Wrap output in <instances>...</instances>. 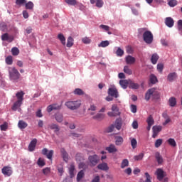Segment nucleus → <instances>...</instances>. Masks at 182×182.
I'll return each instance as SVG.
<instances>
[{"label": "nucleus", "instance_id": "58836bf2", "mask_svg": "<svg viewBox=\"0 0 182 182\" xmlns=\"http://www.w3.org/2000/svg\"><path fill=\"white\" fill-rule=\"evenodd\" d=\"M73 38L72 36L68 37V41H67V48H72L73 46Z\"/></svg>", "mask_w": 182, "mask_h": 182}, {"label": "nucleus", "instance_id": "f8f14e48", "mask_svg": "<svg viewBox=\"0 0 182 182\" xmlns=\"http://www.w3.org/2000/svg\"><path fill=\"white\" fill-rule=\"evenodd\" d=\"M38 143V139H33L30 142L28 145V151H35V149H36V144Z\"/></svg>", "mask_w": 182, "mask_h": 182}, {"label": "nucleus", "instance_id": "e2e57ef3", "mask_svg": "<svg viewBox=\"0 0 182 182\" xmlns=\"http://www.w3.org/2000/svg\"><path fill=\"white\" fill-rule=\"evenodd\" d=\"M103 0H97L96 6L97 8H102L103 6Z\"/></svg>", "mask_w": 182, "mask_h": 182}, {"label": "nucleus", "instance_id": "2eb2a0df", "mask_svg": "<svg viewBox=\"0 0 182 182\" xmlns=\"http://www.w3.org/2000/svg\"><path fill=\"white\" fill-rule=\"evenodd\" d=\"M1 41H6L7 42H12L14 41L13 36H9L8 33H6L1 36Z\"/></svg>", "mask_w": 182, "mask_h": 182}, {"label": "nucleus", "instance_id": "a18cd8bd", "mask_svg": "<svg viewBox=\"0 0 182 182\" xmlns=\"http://www.w3.org/2000/svg\"><path fill=\"white\" fill-rule=\"evenodd\" d=\"M74 95H77L78 96H82L85 95V92L82 90L80 88H77L74 90Z\"/></svg>", "mask_w": 182, "mask_h": 182}, {"label": "nucleus", "instance_id": "c03bdc74", "mask_svg": "<svg viewBox=\"0 0 182 182\" xmlns=\"http://www.w3.org/2000/svg\"><path fill=\"white\" fill-rule=\"evenodd\" d=\"M50 129H51V130H54L55 133H57V132H59L60 129H59V126H58L57 124H52L50 125H49Z\"/></svg>", "mask_w": 182, "mask_h": 182}, {"label": "nucleus", "instance_id": "13d9d810", "mask_svg": "<svg viewBox=\"0 0 182 182\" xmlns=\"http://www.w3.org/2000/svg\"><path fill=\"white\" fill-rule=\"evenodd\" d=\"M26 4V0H16V4L18 6H22V5H25Z\"/></svg>", "mask_w": 182, "mask_h": 182}, {"label": "nucleus", "instance_id": "c756f323", "mask_svg": "<svg viewBox=\"0 0 182 182\" xmlns=\"http://www.w3.org/2000/svg\"><path fill=\"white\" fill-rule=\"evenodd\" d=\"M58 39H59V41H60L62 45H63L65 46V45H66V38H65V36H63V34L60 33L58 35Z\"/></svg>", "mask_w": 182, "mask_h": 182}, {"label": "nucleus", "instance_id": "338daca9", "mask_svg": "<svg viewBox=\"0 0 182 182\" xmlns=\"http://www.w3.org/2000/svg\"><path fill=\"white\" fill-rule=\"evenodd\" d=\"M145 177H146L145 182H151V176H150V174H149V173L147 172L145 173Z\"/></svg>", "mask_w": 182, "mask_h": 182}, {"label": "nucleus", "instance_id": "f3484780", "mask_svg": "<svg viewBox=\"0 0 182 182\" xmlns=\"http://www.w3.org/2000/svg\"><path fill=\"white\" fill-rule=\"evenodd\" d=\"M60 153L64 161H65V163H68V160H69V154H68L66 150H65L64 148H61Z\"/></svg>", "mask_w": 182, "mask_h": 182}, {"label": "nucleus", "instance_id": "aec40b11", "mask_svg": "<svg viewBox=\"0 0 182 182\" xmlns=\"http://www.w3.org/2000/svg\"><path fill=\"white\" fill-rule=\"evenodd\" d=\"M177 79V73H171L167 76L168 82H174Z\"/></svg>", "mask_w": 182, "mask_h": 182}, {"label": "nucleus", "instance_id": "2f4dec72", "mask_svg": "<svg viewBox=\"0 0 182 182\" xmlns=\"http://www.w3.org/2000/svg\"><path fill=\"white\" fill-rule=\"evenodd\" d=\"M159 55L156 53L153 54L151 58V63H153V65H156V63H157V60H159Z\"/></svg>", "mask_w": 182, "mask_h": 182}, {"label": "nucleus", "instance_id": "f704fd0d", "mask_svg": "<svg viewBox=\"0 0 182 182\" xmlns=\"http://www.w3.org/2000/svg\"><path fill=\"white\" fill-rule=\"evenodd\" d=\"M140 87V85L138 83L133 82L131 80H129V88L130 89H139Z\"/></svg>", "mask_w": 182, "mask_h": 182}, {"label": "nucleus", "instance_id": "49530a36", "mask_svg": "<svg viewBox=\"0 0 182 182\" xmlns=\"http://www.w3.org/2000/svg\"><path fill=\"white\" fill-rule=\"evenodd\" d=\"M11 53L13 56H18L19 55V49L16 47L11 48Z\"/></svg>", "mask_w": 182, "mask_h": 182}, {"label": "nucleus", "instance_id": "864d4df0", "mask_svg": "<svg viewBox=\"0 0 182 182\" xmlns=\"http://www.w3.org/2000/svg\"><path fill=\"white\" fill-rule=\"evenodd\" d=\"M164 69V65L163 63L157 64V70L159 72V73H163Z\"/></svg>", "mask_w": 182, "mask_h": 182}, {"label": "nucleus", "instance_id": "4c0bfd02", "mask_svg": "<svg viewBox=\"0 0 182 182\" xmlns=\"http://www.w3.org/2000/svg\"><path fill=\"white\" fill-rule=\"evenodd\" d=\"M110 45V43L109 41H102L100 44H98L99 48H107V46H109Z\"/></svg>", "mask_w": 182, "mask_h": 182}, {"label": "nucleus", "instance_id": "0e129e2a", "mask_svg": "<svg viewBox=\"0 0 182 182\" xmlns=\"http://www.w3.org/2000/svg\"><path fill=\"white\" fill-rule=\"evenodd\" d=\"M57 170L60 176H63V166L60 165V166H58Z\"/></svg>", "mask_w": 182, "mask_h": 182}, {"label": "nucleus", "instance_id": "7ed1b4c3", "mask_svg": "<svg viewBox=\"0 0 182 182\" xmlns=\"http://www.w3.org/2000/svg\"><path fill=\"white\" fill-rule=\"evenodd\" d=\"M88 161L90 167H95L100 161V157L97 154L90 155L88 156Z\"/></svg>", "mask_w": 182, "mask_h": 182}, {"label": "nucleus", "instance_id": "a19ab883", "mask_svg": "<svg viewBox=\"0 0 182 182\" xmlns=\"http://www.w3.org/2000/svg\"><path fill=\"white\" fill-rule=\"evenodd\" d=\"M75 160L77 161H82L85 160V157L83 156V154H82L80 153H77L75 156Z\"/></svg>", "mask_w": 182, "mask_h": 182}, {"label": "nucleus", "instance_id": "4d7b16f0", "mask_svg": "<svg viewBox=\"0 0 182 182\" xmlns=\"http://www.w3.org/2000/svg\"><path fill=\"white\" fill-rule=\"evenodd\" d=\"M161 144H163V139H159L156 140L155 147L159 148V147H160V146H161Z\"/></svg>", "mask_w": 182, "mask_h": 182}, {"label": "nucleus", "instance_id": "b1692460", "mask_svg": "<svg viewBox=\"0 0 182 182\" xmlns=\"http://www.w3.org/2000/svg\"><path fill=\"white\" fill-rule=\"evenodd\" d=\"M16 96L17 97V100L20 102H23V96H25V92H23V91L18 92L16 94Z\"/></svg>", "mask_w": 182, "mask_h": 182}, {"label": "nucleus", "instance_id": "0eeeda50", "mask_svg": "<svg viewBox=\"0 0 182 182\" xmlns=\"http://www.w3.org/2000/svg\"><path fill=\"white\" fill-rule=\"evenodd\" d=\"M43 156H46L48 160H52V157H53V150L48 151V149L43 148L41 151Z\"/></svg>", "mask_w": 182, "mask_h": 182}, {"label": "nucleus", "instance_id": "c85d7f7f", "mask_svg": "<svg viewBox=\"0 0 182 182\" xmlns=\"http://www.w3.org/2000/svg\"><path fill=\"white\" fill-rule=\"evenodd\" d=\"M149 80L152 85H156V83H157V82H159V80H157V77H156V75H154V74H151L150 75Z\"/></svg>", "mask_w": 182, "mask_h": 182}, {"label": "nucleus", "instance_id": "ddd939ff", "mask_svg": "<svg viewBox=\"0 0 182 182\" xmlns=\"http://www.w3.org/2000/svg\"><path fill=\"white\" fill-rule=\"evenodd\" d=\"M165 25H166L168 28H173L174 26V20L171 17L166 18Z\"/></svg>", "mask_w": 182, "mask_h": 182}, {"label": "nucleus", "instance_id": "5701e85b", "mask_svg": "<svg viewBox=\"0 0 182 182\" xmlns=\"http://www.w3.org/2000/svg\"><path fill=\"white\" fill-rule=\"evenodd\" d=\"M155 158L158 164H163V161H164L163 156L160 154L159 152L155 153Z\"/></svg>", "mask_w": 182, "mask_h": 182}, {"label": "nucleus", "instance_id": "dca6fc26", "mask_svg": "<svg viewBox=\"0 0 182 182\" xmlns=\"http://www.w3.org/2000/svg\"><path fill=\"white\" fill-rule=\"evenodd\" d=\"M127 65H134L136 63V58L132 55H128L125 58Z\"/></svg>", "mask_w": 182, "mask_h": 182}, {"label": "nucleus", "instance_id": "f257e3e1", "mask_svg": "<svg viewBox=\"0 0 182 182\" xmlns=\"http://www.w3.org/2000/svg\"><path fill=\"white\" fill-rule=\"evenodd\" d=\"M9 76L10 80H18L21 77V73L15 67H9Z\"/></svg>", "mask_w": 182, "mask_h": 182}, {"label": "nucleus", "instance_id": "20e7f679", "mask_svg": "<svg viewBox=\"0 0 182 182\" xmlns=\"http://www.w3.org/2000/svg\"><path fill=\"white\" fill-rule=\"evenodd\" d=\"M143 39L148 45L153 43V33L151 31H145L143 34Z\"/></svg>", "mask_w": 182, "mask_h": 182}, {"label": "nucleus", "instance_id": "09e8293b", "mask_svg": "<svg viewBox=\"0 0 182 182\" xmlns=\"http://www.w3.org/2000/svg\"><path fill=\"white\" fill-rule=\"evenodd\" d=\"M144 157V154L141 153L139 155L134 156V159L136 160V161H139L140 160H143Z\"/></svg>", "mask_w": 182, "mask_h": 182}, {"label": "nucleus", "instance_id": "a211bd4d", "mask_svg": "<svg viewBox=\"0 0 182 182\" xmlns=\"http://www.w3.org/2000/svg\"><path fill=\"white\" fill-rule=\"evenodd\" d=\"M156 176L158 180H159V181H161V180L164 178V171H163V169L161 168H158L156 170Z\"/></svg>", "mask_w": 182, "mask_h": 182}, {"label": "nucleus", "instance_id": "8fccbe9b", "mask_svg": "<svg viewBox=\"0 0 182 182\" xmlns=\"http://www.w3.org/2000/svg\"><path fill=\"white\" fill-rule=\"evenodd\" d=\"M65 2H66L68 5H71L72 6L77 5V1L76 0H65Z\"/></svg>", "mask_w": 182, "mask_h": 182}, {"label": "nucleus", "instance_id": "79ce46f5", "mask_svg": "<svg viewBox=\"0 0 182 182\" xmlns=\"http://www.w3.org/2000/svg\"><path fill=\"white\" fill-rule=\"evenodd\" d=\"M55 120H57L58 123H62V122H63V115L62 114H56Z\"/></svg>", "mask_w": 182, "mask_h": 182}, {"label": "nucleus", "instance_id": "393cba45", "mask_svg": "<svg viewBox=\"0 0 182 182\" xmlns=\"http://www.w3.org/2000/svg\"><path fill=\"white\" fill-rule=\"evenodd\" d=\"M106 150L108 151V153H116V151H117L116 146L113 144H111L109 146L107 147Z\"/></svg>", "mask_w": 182, "mask_h": 182}, {"label": "nucleus", "instance_id": "774afa93", "mask_svg": "<svg viewBox=\"0 0 182 182\" xmlns=\"http://www.w3.org/2000/svg\"><path fill=\"white\" fill-rule=\"evenodd\" d=\"M178 29L182 31V20L178 21Z\"/></svg>", "mask_w": 182, "mask_h": 182}, {"label": "nucleus", "instance_id": "9b49d317", "mask_svg": "<svg viewBox=\"0 0 182 182\" xmlns=\"http://www.w3.org/2000/svg\"><path fill=\"white\" fill-rule=\"evenodd\" d=\"M61 107H62V105H59L58 104H53L48 106L47 112L48 113H50V112H52L53 110H60Z\"/></svg>", "mask_w": 182, "mask_h": 182}, {"label": "nucleus", "instance_id": "3c124183", "mask_svg": "<svg viewBox=\"0 0 182 182\" xmlns=\"http://www.w3.org/2000/svg\"><path fill=\"white\" fill-rule=\"evenodd\" d=\"M125 167H129V160L124 159L121 164V168H124Z\"/></svg>", "mask_w": 182, "mask_h": 182}, {"label": "nucleus", "instance_id": "de8ad7c7", "mask_svg": "<svg viewBox=\"0 0 182 182\" xmlns=\"http://www.w3.org/2000/svg\"><path fill=\"white\" fill-rule=\"evenodd\" d=\"M168 143L172 147H176V146H177V143H176V140H174V139H173V138L168 139Z\"/></svg>", "mask_w": 182, "mask_h": 182}, {"label": "nucleus", "instance_id": "1a4fd4ad", "mask_svg": "<svg viewBox=\"0 0 182 182\" xmlns=\"http://www.w3.org/2000/svg\"><path fill=\"white\" fill-rule=\"evenodd\" d=\"M152 95H157V91H156V88H151L149 89L145 94V100H150V98Z\"/></svg>", "mask_w": 182, "mask_h": 182}, {"label": "nucleus", "instance_id": "e433bc0d", "mask_svg": "<svg viewBox=\"0 0 182 182\" xmlns=\"http://www.w3.org/2000/svg\"><path fill=\"white\" fill-rule=\"evenodd\" d=\"M24 5L26 6V9H30V10L33 9V6H35V5L33 4V2L32 1H28V2L26 1Z\"/></svg>", "mask_w": 182, "mask_h": 182}, {"label": "nucleus", "instance_id": "9d476101", "mask_svg": "<svg viewBox=\"0 0 182 182\" xmlns=\"http://www.w3.org/2000/svg\"><path fill=\"white\" fill-rule=\"evenodd\" d=\"M1 173L4 174V176L10 177V176H12V168L9 166H4L1 169Z\"/></svg>", "mask_w": 182, "mask_h": 182}, {"label": "nucleus", "instance_id": "6e6d98bb", "mask_svg": "<svg viewBox=\"0 0 182 182\" xmlns=\"http://www.w3.org/2000/svg\"><path fill=\"white\" fill-rule=\"evenodd\" d=\"M0 129L1 132H6V130H8V123L4 122L3 124L0 125Z\"/></svg>", "mask_w": 182, "mask_h": 182}, {"label": "nucleus", "instance_id": "ea45409f", "mask_svg": "<svg viewBox=\"0 0 182 182\" xmlns=\"http://www.w3.org/2000/svg\"><path fill=\"white\" fill-rule=\"evenodd\" d=\"M146 123L149 126H153L154 124V119L153 118V116L150 115L147 119H146Z\"/></svg>", "mask_w": 182, "mask_h": 182}, {"label": "nucleus", "instance_id": "603ef678", "mask_svg": "<svg viewBox=\"0 0 182 182\" xmlns=\"http://www.w3.org/2000/svg\"><path fill=\"white\" fill-rule=\"evenodd\" d=\"M124 73H127V75H132L133 71H132V69L129 68V66L126 65L124 67Z\"/></svg>", "mask_w": 182, "mask_h": 182}, {"label": "nucleus", "instance_id": "4be33fe9", "mask_svg": "<svg viewBox=\"0 0 182 182\" xmlns=\"http://www.w3.org/2000/svg\"><path fill=\"white\" fill-rule=\"evenodd\" d=\"M18 127L21 129V130H23V129H26V127H28V123L23 120H19L18 123Z\"/></svg>", "mask_w": 182, "mask_h": 182}, {"label": "nucleus", "instance_id": "473e14b6", "mask_svg": "<svg viewBox=\"0 0 182 182\" xmlns=\"http://www.w3.org/2000/svg\"><path fill=\"white\" fill-rule=\"evenodd\" d=\"M83 177H85V171L81 170L78 172L77 175V181H80V180H82Z\"/></svg>", "mask_w": 182, "mask_h": 182}, {"label": "nucleus", "instance_id": "cd10ccee", "mask_svg": "<svg viewBox=\"0 0 182 182\" xmlns=\"http://www.w3.org/2000/svg\"><path fill=\"white\" fill-rule=\"evenodd\" d=\"M123 137L122 136H116L115 137V144L116 146H122L123 144Z\"/></svg>", "mask_w": 182, "mask_h": 182}, {"label": "nucleus", "instance_id": "7c9ffc66", "mask_svg": "<svg viewBox=\"0 0 182 182\" xmlns=\"http://www.w3.org/2000/svg\"><path fill=\"white\" fill-rule=\"evenodd\" d=\"M20 106H22V101L17 100L16 102H14V104L12 107V109L14 111H16V110H18V109Z\"/></svg>", "mask_w": 182, "mask_h": 182}, {"label": "nucleus", "instance_id": "f03ea898", "mask_svg": "<svg viewBox=\"0 0 182 182\" xmlns=\"http://www.w3.org/2000/svg\"><path fill=\"white\" fill-rule=\"evenodd\" d=\"M65 105L68 109H70V110H76L80 107L82 102L80 100L68 101Z\"/></svg>", "mask_w": 182, "mask_h": 182}, {"label": "nucleus", "instance_id": "c9c22d12", "mask_svg": "<svg viewBox=\"0 0 182 182\" xmlns=\"http://www.w3.org/2000/svg\"><path fill=\"white\" fill-rule=\"evenodd\" d=\"M5 62L6 65H12L14 63V58L12 55H9L6 58Z\"/></svg>", "mask_w": 182, "mask_h": 182}, {"label": "nucleus", "instance_id": "5fc2aeb1", "mask_svg": "<svg viewBox=\"0 0 182 182\" xmlns=\"http://www.w3.org/2000/svg\"><path fill=\"white\" fill-rule=\"evenodd\" d=\"M131 146L133 149H136L137 147V140L136 139L133 138L131 139Z\"/></svg>", "mask_w": 182, "mask_h": 182}, {"label": "nucleus", "instance_id": "72a5a7b5", "mask_svg": "<svg viewBox=\"0 0 182 182\" xmlns=\"http://www.w3.org/2000/svg\"><path fill=\"white\" fill-rule=\"evenodd\" d=\"M92 119H94V120H103V119H105V114L98 113L96 115L93 116Z\"/></svg>", "mask_w": 182, "mask_h": 182}, {"label": "nucleus", "instance_id": "052dcab7", "mask_svg": "<svg viewBox=\"0 0 182 182\" xmlns=\"http://www.w3.org/2000/svg\"><path fill=\"white\" fill-rule=\"evenodd\" d=\"M168 5H169V6H171L172 8H173V6H176V5H177V1L176 0H171L168 1Z\"/></svg>", "mask_w": 182, "mask_h": 182}, {"label": "nucleus", "instance_id": "bb28decb", "mask_svg": "<svg viewBox=\"0 0 182 182\" xmlns=\"http://www.w3.org/2000/svg\"><path fill=\"white\" fill-rule=\"evenodd\" d=\"M168 102L169 106H171V107H174V106L177 105V100L174 97L169 98Z\"/></svg>", "mask_w": 182, "mask_h": 182}, {"label": "nucleus", "instance_id": "37998d69", "mask_svg": "<svg viewBox=\"0 0 182 182\" xmlns=\"http://www.w3.org/2000/svg\"><path fill=\"white\" fill-rule=\"evenodd\" d=\"M37 164L39 167H43V166H46V163H45V159L39 158L38 159Z\"/></svg>", "mask_w": 182, "mask_h": 182}, {"label": "nucleus", "instance_id": "6ab92c4d", "mask_svg": "<svg viewBox=\"0 0 182 182\" xmlns=\"http://www.w3.org/2000/svg\"><path fill=\"white\" fill-rule=\"evenodd\" d=\"M97 168L102 171H107L109 170V166H107V163L103 162L97 165Z\"/></svg>", "mask_w": 182, "mask_h": 182}, {"label": "nucleus", "instance_id": "680f3d73", "mask_svg": "<svg viewBox=\"0 0 182 182\" xmlns=\"http://www.w3.org/2000/svg\"><path fill=\"white\" fill-rule=\"evenodd\" d=\"M117 56H123L124 55V51L122 50V48H118L117 52H116Z\"/></svg>", "mask_w": 182, "mask_h": 182}, {"label": "nucleus", "instance_id": "a878e982", "mask_svg": "<svg viewBox=\"0 0 182 182\" xmlns=\"http://www.w3.org/2000/svg\"><path fill=\"white\" fill-rule=\"evenodd\" d=\"M117 130L122 129V119H117L114 125Z\"/></svg>", "mask_w": 182, "mask_h": 182}, {"label": "nucleus", "instance_id": "39448f33", "mask_svg": "<svg viewBox=\"0 0 182 182\" xmlns=\"http://www.w3.org/2000/svg\"><path fill=\"white\" fill-rule=\"evenodd\" d=\"M107 114L109 117L120 116V112H119V107H117V105H113L112 107V112H109Z\"/></svg>", "mask_w": 182, "mask_h": 182}, {"label": "nucleus", "instance_id": "bf43d9fd", "mask_svg": "<svg viewBox=\"0 0 182 182\" xmlns=\"http://www.w3.org/2000/svg\"><path fill=\"white\" fill-rule=\"evenodd\" d=\"M43 173L44 174V176H48L49 174H50V168H46L43 169Z\"/></svg>", "mask_w": 182, "mask_h": 182}, {"label": "nucleus", "instance_id": "412c9836", "mask_svg": "<svg viewBox=\"0 0 182 182\" xmlns=\"http://www.w3.org/2000/svg\"><path fill=\"white\" fill-rule=\"evenodd\" d=\"M130 84V80H119V85L122 89H127V86Z\"/></svg>", "mask_w": 182, "mask_h": 182}, {"label": "nucleus", "instance_id": "6e6552de", "mask_svg": "<svg viewBox=\"0 0 182 182\" xmlns=\"http://www.w3.org/2000/svg\"><path fill=\"white\" fill-rule=\"evenodd\" d=\"M163 129V127L162 126H154L152 127V130H153V134H152V137L153 139H156V137H157V136H159V133L160 132H161V130Z\"/></svg>", "mask_w": 182, "mask_h": 182}, {"label": "nucleus", "instance_id": "4468645a", "mask_svg": "<svg viewBox=\"0 0 182 182\" xmlns=\"http://www.w3.org/2000/svg\"><path fill=\"white\" fill-rule=\"evenodd\" d=\"M68 171H69L70 178H73V177H75V171H76L75 164H71L70 165V166L68 167Z\"/></svg>", "mask_w": 182, "mask_h": 182}, {"label": "nucleus", "instance_id": "69168bd1", "mask_svg": "<svg viewBox=\"0 0 182 182\" xmlns=\"http://www.w3.org/2000/svg\"><path fill=\"white\" fill-rule=\"evenodd\" d=\"M83 43H85L86 45L90 43V42H92V40H90V38H87V37H85L82 39Z\"/></svg>", "mask_w": 182, "mask_h": 182}, {"label": "nucleus", "instance_id": "423d86ee", "mask_svg": "<svg viewBox=\"0 0 182 182\" xmlns=\"http://www.w3.org/2000/svg\"><path fill=\"white\" fill-rule=\"evenodd\" d=\"M108 95L112 97H115V99H117V97H119V91H117L116 87H111L108 89Z\"/></svg>", "mask_w": 182, "mask_h": 182}]
</instances>
